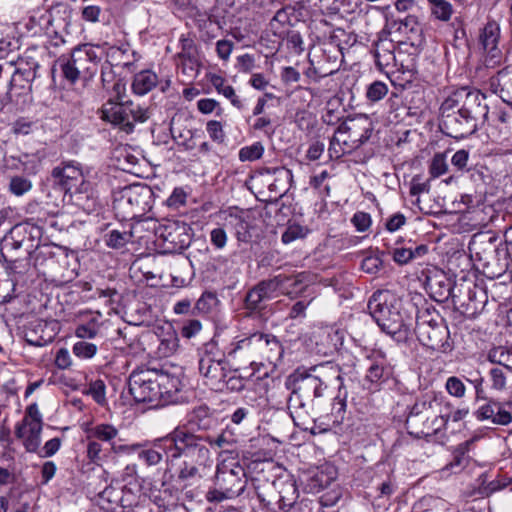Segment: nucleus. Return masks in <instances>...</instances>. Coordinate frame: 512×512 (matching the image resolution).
<instances>
[{
	"mask_svg": "<svg viewBox=\"0 0 512 512\" xmlns=\"http://www.w3.org/2000/svg\"><path fill=\"white\" fill-rule=\"evenodd\" d=\"M313 373L300 375L288 399V409L296 425L305 424L314 412L317 400L323 396L326 387L333 381L342 383L341 369L337 364L325 362L311 368Z\"/></svg>",
	"mask_w": 512,
	"mask_h": 512,
	"instance_id": "nucleus-1",
	"label": "nucleus"
},
{
	"mask_svg": "<svg viewBox=\"0 0 512 512\" xmlns=\"http://www.w3.org/2000/svg\"><path fill=\"white\" fill-rule=\"evenodd\" d=\"M170 439L174 467L178 465L180 480L202 478L210 470L212 459L205 435L178 426L170 432Z\"/></svg>",
	"mask_w": 512,
	"mask_h": 512,
	"instance_id": "nucleus-2",
	"label": "nucleus"
},
{
	"mask_svg": "<svg viewBox=\"0 0 512 512\" xmlns=\"http://www.w3.org/2000/svg\"><path fill=\"white\" fill-rule=\"evenodd\" d=\"M450 413L451 404L442 394L428 392L411 406L406 426L418 436L436 434L446 427Z\"/></svg>",
	"mask_w": 512,
	"mask_h": 512,
	"instance_id": "nucleus-3",
	"label": "nucleus"
},
{
	"mask_svg": "<svg viewBox=\"0 0 512 512\" xmlns=\"http://www.w3.org/2000/svg\"><path fill=\"white\" fill-rule=\"evenodd\" d=\"M388 293H374L368 302L370 315L382 329L398 342L405 341L411 330L412 319L404 316L399 308L388 303Z\"/></svg>",
	"mask_w": 512,
	"mask_h": 512,
	"instance_id": "nucleus-4",
	"label": "nucleus"
},
{
	"mask_svg": "<svg viewBox=\"0 0 512 512\" xmlns=\"http://www.w3.org/2000/svg\"><path fill=\"white\" fill-rule=\"evenodd\" d=\"M245 471L235 458H223L216 467L214 485L208 490V502H221L239 496L245 488Z\"/></svg>",
	"mask_w": 512,
	"mask_h": 512,
	"instance_id": "nucleus-5",
	"label": "nucleus"
},
{
	"mask_svg": "<svg viewBox=\"0 0 512 512\" xmlns=\"http://www.w3.org/2000/svg\"><path fill=\"white\" fill-rule=\"evenodd\" d=\"M153 206V191L144 184L123 188L114 199L113 209L122 219H135L146 214Z\"/></svg>",
	"mask_w": 512,
	"mask_h": 512,
	"instance_id": "nucleus-6",
	"label": "nucleus"
},
{
	"mask_svg": "<svg viewBox=\"0 0 512 512\" xmlns=\"http://www.w3.org/2000/svg\"><path fill=\"white\" fill-rule=\"evenodd\" d=\"M149 118L148 109L132 101L114 102L108 100L101 109V119L117 126L121 131L132 133L135 124L144 123Z\"/></svg>",
	"mask_w": 512,
	"mask_h": 512,
	"instance_id": "nucleus-7",
	"label": "nucleus"
},
{
	"mask_svg": "<svg viewBox=\"0 0 512 512\" xmlns=\"http://www.w3.org/2000/svg\"><path fill=\"white\" fill-rule=\"evenodd\" d=\"M437 318L438 316L430 313L428 309L419 312L415 333L423 346L434 351L448 352L451 350L449 330Z\"/></svg>",
	"mask_w": 512,
	"mask_h": 512,
	"instance_id": "nucleus-8",
	"label": "nucleus"
},
{
	"mask_svg": "<svg viewBox=\"0 0 512 512\" xmlns=\"http://www.w3.org/2000/svg\"><path fill=\"white\" fill-rule=\"evenodd\" d=\"M488 106L480 104L476 108L458 109L456 113L447 114L443 120L445 133L455 139H464L478 128V118L481 116L484 120L488 116Z\"/></svg>",
	"mask_w": 512,
	"mask_h": 512,
	"instance_id": "nucleus-9",
	"label": "nucleus"
},
{
	"mask_svg": "<svg viewBox=\"0 0 512 512\" xmlns=\"http://www.w3.org/2000/svg\"><path fill=\"white\" fill-rule=\"evenodd\" d=\"M155 234L164 254L180 253L191 244V228L181 221L167 220L155 228Z\"/></svg>",
	"mask_w": 512,
	"mask_h": 512,
	"instance_id": "nucleus-10",
	"label": "nucleus"
},
{
	"mask_svg": "<svg viewBox=\"0 0 512 512\" xmlns=\"http://www.w3.org/2000/svg\"><path fill=\"white\" fill-rule=\"evenodd\" d=\"M42 427V414L38 405L32 403L26 408L23 419L15 426V435L22 441L27 452H38L41 445Z\"/></svg>",
	"mask_w": 512,
	"mask_h": 512,
	"instance_id": "nucleus-11",
	"label": "nucleus"
},
{
	"mask_svg": "<svg viewBox=\"0 0 512 512\" xmlns=\"http://www.w3.org/2000/svg\"><path fill=\"white\" fill-rule=\"evenodd\" d=\"M155 379V369L133 371L129 377V392L136 402L161 405V392Z\"/></svg>",
	"mask_w": 512,
	"mask_h": 512,
	"instance_id": "nucleus-12",
	"label": "nucleus"
},
{
	"mask_svg": "<svg viewBox=\"0 0 512 512\" xmlns=\"http://www.w3.org/2000/svg\"><path fill=\"white\" fill-rule=\"evenodd\" d=\"M257 344L254 342L253 334L242 338L235 337L223 347V356L229 366L246 368L249 365L253 367L258 364L255 352Z\"/></svg>",
	"mask_w": 512,
	"mask_h": 512,
	"instance_id": "nucleus-13",
	"label": "nucleus"
},
{
	"mask_svg": "<svg viewBox=\"0 0 512 512\" xmlns=\"http://www.w3.org/2000/svg\"><path fill=\"white\" fill-rule=\"evenodd\" d=\"M369 126L367 118L346 121L335 131V141L343 144L344 149L351 153L369 139L371 135Z\"/></svg>",
	"mask_w": 512,
	"mask_h": 512,
	"instance_id": "nucleus-14",
	"label": "nucleus"
},
{
	"mask_svg": "<svg viewBox=\"0 0 512 512\" xmlns=\"http://www.w3.org/2000/svg\"><path fill=\"white\" fill-rule=\"evenodd\" d=\"M395 43L390 39H380L375 44V59L376 64L383 70L390 66H397L399 63L400 70L403 73H408L411 77L417 72V65L414 57H408L406 63L404 60L405 54L401 51L395 54Z\"/></svg>",
	"mask_w": 512,
	"mask_h": 512,
	"instance_id": "nucleus-15",
	"label": "nucleus"
},
{
	"mask_svg": "<svg viewBox=\"0 0 512 512\" xmlns=\"http://www.w3.org/2000/svg\"><path fill=\"white\" fill-rule=\"evenodd\" d=\"M214 345H211V349ZM229 363L224 356L216 357L212 352L205 351L199 359V373L205 385L214 391H223V379L227 377L226 366Z\"/></svg>",
	"mask_w": 512,
	"mask_h": 512,
	"instance_id": "nucleus-16",
	"label": "nucleus"
},
{
	"mask_svg": "<svg viewBox=\"0 0 512 512\" xmlns=\"http://www.w3.org/2000/svg\"><path fill=\"white\" fill-rule=\"evenodd\" d=\"M84 431L87 438H95L102 443L108 444L110 446V451L114 454H130L137 451L142 446L139 443H120L119 430L110 423H97L85 428Z\"/></svg>",
	"mask_w": 512,
	"mask_h": 512,
	"instance_id": "nucleus-17",
	"label": "nucleus"
},
{
	"mask_svg": "<svg viewBox=\"0 0 512 512\" xmlns=\"http://www.w3.org/2000/svg\"><path fill=\"white\" fill-rule=\"evenodd\" d=\"M8 64L15 66L14 73L8 85V92L6 93L7 98L11 100L12 89L17 86L24 89L25 83L34 81L37 77V71L40 65L38 61L28 53L18 56L16 60H10Z\"/></svg>",
	"mask_w": 512,
	"mask_h": 512,
	"instance_id": "nucleus-18",
	"label": "nucleus"
},
{
	"mask_svg": "<svg viewBox=\"0 0 512 512\" xmlns=\"http://www.w3.org/2000/svg\"><path fill=\"white\" fill-rule=\"evenodd\" d=\"M484 100L485 96L479 90H471L467 87H462L443 101L440 110L445 119L447 114H451L456 108H476L479 107Z\"/></svg>",
	"mask_w": 512,
	"mask_h": 512,
	"instance_id": "nucleus-19",
	"label": "nucleus"
},
{
	"mask_svg": "<svg viewBox=\"0 0 512 512\" xmlns=\"http://www.w3.org/2000/svg\"><path fill=\"white\" fill-rule=\"evenodd\" d=\"M271 488L275 495H271V500H268L267 504L276 499L279 509L286 511L296 503L299 493L292 476L280 475L272 482Z\"/></svg>",
	"mask_w": 512,
	"mask_h": 512,
	"instance_id": "nucleus-20",
	"label": "nucleus"
},
{
	"mask_svg": "<svg viewBox=\"0 0 512 512\" xmlns=\"http://www.w3.org/2000/svg\"><path fill=\"white\" fill-rule=\"evenodd\" d=\"M170 433L165 437L156 439L152 446L148 449L142 450L139 453V459L143 460L149 466L159 464L164 458L168 468L174 467L172 445Z\"/></svg>",
	"mask_w": 512,
	"mask_h": 512,
	"instance_id": "nucleus-21",
	"label": "nucleus"
},
{
	"mask_svg": "<svg viewBox=\"0 0 512 512\" xmlns=\"http://www.w3.org/2000/svg\"><path fill=\"white\" fill-rule=\"evenodd\" d=\"M83 175L80 164L75 162L64 163L52 170V177L66 192H72Z\"/></svg>",
	"mask_w": 512,
	"mask_h": 512,
	"instance_id": "nucleus-22",
	"label": "nucleus"
},
{
	"mask_svg": "<svg viewBox=\"0 0 512 512\" xmlns=\"http://www.w3.org/2000/svg\"><path fill=\"white\" fill-rule=\"evenodd\" d=\"M155 379L159 392H161V405L175 402L177 393L182 389L181 380L177 376L156 369Z\"/></svg>",
	"mask_w": 512,
	"mask_h": 512,
	"instance_id": "nucleus-23",
	"label": "nucleus"
},
{
	"mask_svg": "<svg viewBox=\"0 0 512 512\" xmlns=\"http://www.w3.org/2000/svg\"><path fill=\"white\" fill-rule=\"evenodd\" d=\"M72 64L85 79L91 78L97 69V55L92 48H76L71 56Z\"/></svg>",
	"mask_w": 512,
	"mask_h": 512,
	"instance_id": "nucleus-24",
	"label": "nucleus"
},
{
	"mask_svg": "<svg viewBox=\"0 0 512 512\" xmlns=\"http://www.w3.org/2000/svg\"><path fill=\"white\" fill-rule=\"evenodd\" d=\"M478 420H491L496 425H508L512 422V414L503 405L496 401H490L476 411Z\"/></svg>",
	"mask_w": 512,
	"mask_h": 512,
	"instance_id": "nucleus-25",
	"label": "nucleus"
},
{
	"mask_svg": "<svg viewBox=\"0 0 512 512\" xmlns=\"http://www.w3.org/2000/svg\"><path fill=\"white\" fill-rule=\"evenodd\" d=\"M371 361L367 369L366 379L371 383H379L388 379L391 369L385 355L382 352H374Z\"/></svg>",
	"mask_w": 512,
	"mask_h": 512,
	"instance_id": "nucleus-26",
	"label": "nucleus"
},
{
	"mask_svg": "<svg viewBox=\"0 0 512 512\" xmlns=\"http://www.w3.org/2000/svg\"><path fill=\"white\" fill-rule=\"evenodd\" d=\"M468 248L479 260L487 259L496 250V238L487 234L474 235Z\"/></svg>",
	"mask_w": 512,
	"mask_h": 512,
	"instance_id": "nucleus-27",
	"label": "nucleus"
},
{
	"mask_svg": "<svg viewBox=\"0 0 512 512\" xmlns=\"http://www.w3.org/2000/svg\"><path fill=\"white\" fill-rule=\"evenodd\" d=\"M227 224L233 229L238 242L248 243L252 238V225L248 216L242 214H229Z\"/></svg>",
	"mask_w": 512,
	"mask_h": 512,
	"instance_id": "nucleus-28",
	"label": "nucleus"
},
{
	"mask_svg": "<svg viewBox=\"0 0 512 512\" xmlns=\"http://www.w3.org/2000/svg\"><path fill=\"white\" fill-rule=\"evenodd\" d=\"M158 76L152 70H143L135 74L132 82V90L137 95H145L158 84Z\"/></svg>",
	"mask_w": 512,
	"mask_h": 512,
	"instance_id": "nucleus-29",
	"label": "nucleus"
},
{
	"mask_svg": "<svg viewBox=\"0 0 512 512\" xmlns=\"http://www.w3.org/2000/svg\"><path fill=\"white\" fill-rule=\"evenodd\" d=\"M500 37V26L494 20H489L483 28L480 35V42L483 49L489 53H494L497 50ZM495 56V54H493Z\"/></svg>",
	"mask_w": 512,
	"mask_h": 512,
	"instance_id": "nucleus-30",
	"label": "nucleus"
},
{
	"mask_svg": "<svg viewBox=\"0 0 512 512\" xmlns=\"http://www.w3.org/2000/svg\"><path fill=\"white\" fill-rule=\"evenodd\" d=\"M284 295L294 297L303 292V290L311 282L310 275L306 272H301L295 275L284 274Z\"/></svg>",
	"mask_w": 512,
	"mask_h": 512,
	"instance_id": "nucleus-31",
	"label": "nucleus"
},
{
	"mask_svg": "<svg viewBox=\"0 0 512 512\" xmlns=\"http://www.w3.org/2000/svg\"><path fill=\"white\" fill-rule=\"evenodd\" d=\"M122 489L121 486H108L99 493V502L103 509L119 512Z\"/></svg>",
	"mask_w": 512,
	"mask_h": 512,
	"instance_id": "nucleus-32",
	"label": "nucleus"
},
{
	"mask_svg": "<svg viewBox=\"0 0 512 512\" xmlns=\"http://www.w3.org/2000/svg\"><path fill=\"white\" fill-rule=\"evenodd\" d=\"M210 81L216 91L227 98L234 107L238 109L243 107V103L236 95L234 88L231 85H228L222 76L213 74L211 75Z\"/></svg>",
	"mask_w": 512,
	"mask_h": 512,
	"instance_id": "nucleus-33",
	"label": "nucleus"
},
{
	"mask_svg": "<svg viewBox=\"0 0 512 512\" xmlns=\"http://www.w3.org/2000/svg\"><path fill=\"white\" fill-rule=\"evenodd\" d=\"M121 489L120 509H122V512H125L126 509H130L138 505L141 498V492L136 480L134 483L130 481L127 485L121 486Z\"/></svg>",
	"mask_w": 512,
	"mask_h": 512,
	"instance_id": "nucleus-34",
	"label": "nucleus"
},
{
	"mask_svg": "<svg viewBox=\"0 0 512 512\" xmlns=\"http://www.w3.org/2000/svg\"><path fill=\"white\" fill-rule=\"evenodd\" d=\"M242 369L244 368L238 366H230V369L227 370V377L223 379V391L228 390L231 392H238L244 389L247 376L239 373V371Z\"/></svg>",
	"mask_w": 512,
	"mask_h": 512,
	"instance_id": "nucleus-35",
	"label": "nucleus"
},
{
	"mask_svg": "<svg viewBox=\"0 0 512 512\" xmlns=\"http://www.w3.org/2000/svg\"><path fill=\"white\" fill-rule=\"evenodd\" d=\"M284 274H278L273 278L263 280L259 284L267 299H272L279 294L284 295Z\"/></svg>",
	"mask_w": 512,
	"mask_h": 512,
	"instance_id": "nucleus-36",
	"label": "nucleus"
},
{
	"mask_svg": "<svg viewBox=\"0 0 512 512\" xmlns=\"http://www.w3.org/2000/svg\"><path fill=\"white\" fill-rule=\"evenodd\" d=\"M290 27L289 13L285 9L278 10L270 21V28L279 37H285L289 33Z\"/></svg>",
	"mask_w": 512,
	"mask_h": 512,
	"instance_id": "nucleus-37",
	"label": "nucleus"
},
{
	"mask_svg": "<svg viewBox=\"0 0 512 512\" xmlns=\"http://www.w3.org/2000/svg\"><path fill=\"white\" fill-rule=\"evenodd\" d=\"M488 359L490 362L502 365L512 371V347H494L489 351Z\"/></svg>",
	"mask_w": 512,
	"mask_h": 512,
	"instance_id": "nucleus-38",
	"label": "nucleus"
},
{
	"mask_svg": "<svg viewBox=\"0 0 512 512\" xmlns=\"http://www.w3.org/2000/svg\"><path fill=\"white\" fill-rule=\"evenodd\" d=\"M205 437L208 445L223 449V452L220 454L221 457L236 443V438L230 430H224L216 437H211L210 435H205Z\"/></svg>",
	"mask_w": 512,
	"mask_h": 512,
	"instance_id": "nucleus-39",
	"label": "nucleus"
},
{
	"mask_svg": "<svg viewBox=\"0 0 512 512\" xmlns=\"http://www.w3.org/2000/svg\"><path fill=\"white\" fill-rule=\"evenodd\" d=\"M69 193L75 196V200L78 205H82L84 199L89 201L94 195L92 183L88 181L84 175L81 177V181H79L78 185H76L73 188V191Z\"/></svg>",
	"mask_w": 512,
	"mask_h": 512,
	"instance_id": "nucleus-40",
	"label": "nucleus"
},
{
	"mask_svg": "<svg viewBox=\"0 0 512 512\" xmlns=\"http://www.w3.org/2000/svg\"><path fill=\"white\" fill-rule=\"evenodd\" d=\"M100 331V324L93 318L86 323H82L76 326L75 336L85 340L95 338Z\"/></svg>",
	"mask_w": 512,
	"mask_h": 512,
	"instance_id": "nucleus-41",
	"label": "nucleus"
},
{
	"mask_svg": "<svg viewBox=\"0 0 512 512\" xmlns=\"http://www.w3.org/2000/svg\"><path fill=\"white\" fill-rule=\"evenodd\" d=\"M131 238L129 232H121L119 230H111L104 236L105 244L113 249L124 247Z\"/></svg>",
	"mask_w": 512,
	"mask_h": 512,
	"instance_id": "nucleus-42",
	"label": "nucleus"
},
{
	"mask_svg": "<svg viewBox=\"0 0 512 512\" xmlns=\"http://www.w3.org/2000/svg\"><path fill=\"white\" fill-rule=\"evenodd\" d=\"M87 440L88 459L92 463L100 465L107 458V456L104 454L102 442L96 440L95 438H87Z\"/></svg>",
	"mask_w": 512,
	"mask_h": 512,
	"instance_id": "nucleus-43",
	"label": "nucleus"
},
{
	"mask_svg": "<svg viewBox=\"0 0 512 512\" xmlns=\"http://www.w3.org/2000/svg\"><path fill=\"white\" fill-rule=\"evenodd\" d=\"M98 351V347L94 343L87 342L85 340L74 343L72 347L73 354L80 359H91Z\"/></svg>",
	"mask_w": 512,
	"mask_h": 512,
	"instance_id": "nucleus-44",
	"label": "nucleus"
},
{
	"mask_svg": "<svg viewBox=\"0 0 512 512\" xmlns=\"http://www.w3.org/2000/svg\"><path fill=\"white\" fill-rule=\"evenodd\" d=\"M388 86L382 81L372 82L366 90V97L370 102H378L388 94Z\"/></svg>",
	"mask_w": 512,
	"mask_h": 512,
	"instance_id": "nucleus-45",
	"label": "nucleus"
},
{
	"mask_svg": "<svg viewBox=\"0 0 512 512\" xmlns=\"http://www.w3.org/2000/svg\"><path fill=\"white\" fill-rule=\"evenodd\" d=\"M32 189V182L23 176H13L10 179L9 191L15 196H22Z\"/></svg>",
	"mask_w": 512,
	"mask_h": 512,
	"instance_id": "nucleus-46",
	"label": "nucleus"
},
{
	"mask_svg": "<svg viewBox=\"0 0 512 512\" xmlns=\"http://www.w3.org/2000/svg\"><path fill=\"white\" fill-rule=\"evenodd\" d=\"M263 152V145L259 142H256L250 146H245L239 150V160L242 162L255 161L262 157Z\"/></svg>",
	"mask_w": 512,
	"mask_h": 512,
	"instance_id": "nucleus-47",
	"label": "nucleus"
},
{
	"mask_svg": "<svg viewBox=\"0 0 512 512\" xmlns=\"http://www.w3.org/2000/svg\"><path fill=\"white\" fill-rule=\"evenodd\" d=\"M448 171V163L446 157L442 153H437L431 160L429 165V174L432 178H438Z\"/></svg>",
	"mask_w": 512,
	"mask_h": 512,
	"instance_id": "nucleus-48",
	"label": "nucleus"
},
{
	"mask_svg": "<svg viewBox=\"0 0 512 512\" xmlns=\"http://www.w3.org/2000/svg\"><path fill=\"white\" fill-rule=\"evenodd\" d=\"M308 233V229L300 224H290L282 234V242L289 244L297 239L304 238Z\"/></svg>",
	"mask_w": 512,
	"mask_h": 512,
	"instance_id": "nucleus-49",
	"label": "nucleus"
},
{
	"mask_svg": "<svg viewBox=\"0 0 512 512\" xmlns=\"http://www.w3.org/2000/svg\"><path fill=\"white\" fill-rule=\"evenodd\" d=\"M254 342L258 343L255 350L257 360H266L269 358L268 348L271 335L264 333H253Z\"/></svg>",
	"mask_w": 512,
	"mask_h": 512,
	"instance_id": "nucleus-50",
	"label": "nucleus"
},
{
	"mask_svg": "<svg viewBox=\"0 0 512 512\" xmlns=\"http://www.w3.org/2000/svg\"><path fill=\"white\" fill-rule=\"evenodd\" d=\"M267 300L265 294L259 284L253 287L245 297L246 307L251 310H256L260 308L261 303Z\"/></svg>",
	"mask_w": 512,
	"mask_h": 512,
	"instance_id": "nucleus-51",
	"label": "nucleus"
},
{
	"mask_svg": "<svg viewBox=\"0 0 512 512\" xmlns=\"http://www.w3.org/2000/svg\"><path fill=\"white\" fill-rule=\"evenodd\" d=\"M433 5L432 13L437 19L447 21L452 14V7L446 0H429Z\"/></svg>",
	"mask_w": 512,
	"mask_h": 512,
	"instance_id": "nucleus-52",
	"label": "nucleus"
},
{
	"mask_svg": "<svg viewBox=\"0 0 512 512\" xmlns=\"http://www.w3.org/2000/svg\"><path fill=\"white\" fill-rule=\"evenodd\" d=\"M268 353L269 358H266V360L272 365L276 366L282 360L284 349L280 341L274 335L270 337Z\"/></svg>",
	"mask_w": 512,
	"mask_h": 512,
	"instance_id": "nucleus-53",
	"label": "nucleus"
},
{
	"mask_svg": "<svg viewBox=\"0 0 512 512\" xmlns=\"http://www.w3.org/2000/svg\"><path fill=\"white\" fill-rule=\"evenodd\" d=\"M210 243L216 250H223L228 242V234L224 227H215L210 233Z\"/></svg>",
	"mask_w": 512,
	"mask_h": 512,
	"instance_id": "nucleus-54",
	"label": "nucleus"
},
{
	"mask_svg": "<svg viewBox=\"0 0 512 512\" xmlns=\"http://www.w3.org/2000/svg\"><path fill=\"white\" fill-rule=\"evenodd\" d=\"M174 139H182L178 142L186 151H190L196 148L195 139L200 137V133L197 131L187 130L186 133L175 134V131L171 129Z\"/></svg>",
	"mask_w": 512,
	"mask_h": 512,
	"instance_id": "nucleus-55",
	"label": "nucleus"
},
{
	"mask_svg": "<svg viewBox=\"0 0 512 512\" xmlns=\"http://www.w3.org/2000/svg\"><path fill=\"white\" fill-rule=\"evenodd\" d=\"M445 388L451 396L456 398L464 397L466 392L464 383L456 376H451L446 380Z\"/></svg>",
	"mask_w": 512,
	"mask_h": 512,
	"instance_id": "nucleus-56",
	"label": "nucleus"
},
{
	"mask_svg": "<svg viewBox=\"0 0 512 512\" xmlns=\"http://www.w3.org/2000/svg\"><path fill=\"white\" fill-rule=\"evenodd\" d=\"M346 401L344 398L335 397L332 402L331 416L333 417V424L340 425L345 417Z\"/></svg>",
	"mask_w": 512,
	"mask_h": 512,
	"instance_id": "nucleus-57",
	"label": "nucleus"
},
{
	"mask_svg": "<svg viewBox=\"0 0 512 512\" xmlns=\"http://www.w3.org/2000/svg\"><path fill=\"white\" fill-rule=\"evenodd\" d=\"M218 302L213 292H204L196 303V308L202 313H209Z\"/></svg>",
	"mask_w": 512,
	"mask_h": 512,
	"instance_id": "nucleus-58",
	"label": "nucleus"
},
{
	"mask_svg": "<svg viewBox=\"0 0 512 512\" xmlns=\"http://www.w3.org/2000/svg\"><path fill=\"white\" fill-rule=\"evenodd\" d=\"M491 388L494 390L502 391L506 388V375L501 368H492L489 372Z\"/></svg>",
	"mask_w": 512,
	"mask_h": 512,
	"instance_id": "nucleus-59",
	"label": "nucleus"
},
{
	"mask_svg": "<svg viewBox=\"0 0 512 512\" xmlns=\"http://www.w3.org/2000/svg\"><path fill=\"white\" fill-rule=\"evenodd\" d=\"M399 31L406 35H416L421 33L420 25L417 20L413 16H407L403 20L400 21Z\"/></svg>",
	"mask_w": 512,
	"mask_h": 512,
	"instance_id": "nucleus-60",
	"label": "nucleus"
},
{
	"mask_svg": "<svg viewBox=\"0 0 512 512\" xmlns=\"http://www.w3.org/2000/svg\"><path fill=\"white\" fill-rule=\"evenodd\" d=\"M61 444L62 441L60 438H52L48 440L41 449L39 448L36 453L42 458L52 457L59 451Z\"/></svg>",
	"mask_w": 512,
	"mask_h": 512,
	"instance_id": "nucleus-61",
	"label": "nucleus"
},
{
	"mask_svg": "<svg viewBox=\"0 0 512 512\" xmlns=\"http://www.w3.org/2000/svg\"><path fill=\"white\" fill-rule=\"evenodd\" d=\"M206 131L209 137L216 142H223L225 138V133L223 131L222 124L216 120H210L206 124Z\"/></svg>",
	"mask_w": 512,
	"mask_h": 512,
	"instance_id": "nucleus-62",
	"label": "nucleus"
},
{
	"mask_svg": "<svg viewBox=\"0 0 512 512\" xmlns=\"http://www.w3.org/2000/svg\"><path fill=\"white\" fill-rule=\"evenodd\" d=\"M468 161L469 153L464 149L456 151L451 158V164L461 173L468 171Z\"/></svg>",
	"mask_w": 512,
	"mask_h": 512,
	"instance_id": "nucleus-63",
	"label": "nucleus"
},
{
	"mask_svg": "<svg viewBox=\"0 0 512 512\" xmlns=\"http://www.w3.org/2000/svg\"><path fill=\"white\" fill-rule=\"evenodd\" d=\"M382 267V260L377 255H369L362 260L361 268L369 274L377 273Z\"/></svg>",
	"mask_w": 512,
	"mask_h": 512,
	"instance_id": "nucleus-64",
	"label": "nucleus"
}]
</instances>
